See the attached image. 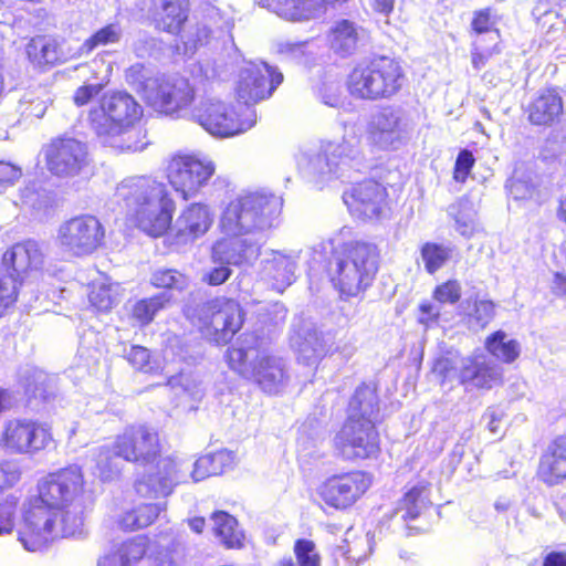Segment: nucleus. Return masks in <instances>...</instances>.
Returning <instances> with one entry per match:
<instances>
[{"mask_svg":"<svg viewBox=\"0 0 566 566\" xmlns=\"http://www.w3.org/2000/svg\"><path fill=\"white\" fill-rule=\"evenodd\" d=\"M399 118L395 112L384 108L378 112L369 122L366 129V137L369 145L378 148L390 145L398 133Z\"/></svg>","mask_w":566,"mask_h":566,"instance_id":"26","label":"nucleus"},{"mask_svg":"<svg viewBox=\"0 0 566 566\" xmlns=\"http://www.w3.org/2000/svg\"><path fill=\"white\" fill-rule=\"evenodd\" d=\"M235 465L234 453L226 449L200 455L193 463L192 479L198 482L231 471Z\"/></svg>","mask_w":566,"mask_h":566,"instance_id":"27","label":"nucleus"},{"mask_svg":"<svg viewBox=\"0 0 566 566\" xmlns=\"http://www.w3.org/2000/svg\"><path fill=\"white\" fill-rule=\"evenodd\" d=\"M25 54L29 62L42 72L77 59L74 50L64 51L57 38L45 34L32 36L25 44Z\"/></svg>","mask_w":566,"mask_h":566,"instance_id":"22","label":"nucleus"},{"mask_svg":"<svg viewBox=\"0 0 566 566\" xmlns=\"http://www.w3.org/2000/svg\"><path fill=\"white\" fill-rule=\"evenodd\" d=\"M105 240V228L92 214H81L64 221L57 231L61 248L73 256L82 258L97 251Z\"/></svg>","mask_w":566,"mask_h":566,"instance_id":"15","label":"nucleus"},{"mask_svg":"<svg viewBox=\"0 0 566 566\" xmlns=\"http://www.w3.org/2000/svg\"><path fill=\"white\" fill-rule=\"evenodd\" d=\"M195 118L211 135L229 137L241 134L253 126V119L239 114L233 106L221 101L201 102Z\"/></svg>","mask_w":566,"mask_h":566,"instance_id":"17","label":"nucleus"},{"mask_svg":"<svg viewBox=\"0 0 566 566\" xmlns=\"http://www.w3.org/2000/svg\"><path fill=\"white\" fill-rule=\"evenodd\" d=\"M150 285L157 290H184L188 286V277L176 269H158L153 272Z\"/></svg>","mask_w":566,"mask_h":566,"instance_id":"44","label":"nucleus"},{"mask_svg":"<svg viewBox=\"0 0 566 566\" xmlns=\"http://www.w3.org/2000/svg\"><path fill=\"white\" fill-rule=\"evenodd\" d=\"M293 553L296 564L292 557H283L279 566H321L322 556L314 541L310 538H297L293 545Z\"/></svg>","mask_w":566,"mask_h":566,"instance_id":"38","label":"nucleus"},{"mask_svg":"<svg viewBox=\"0 0 566 566\" xmlns=\"http://www.w3.org/2000/svg\"><path fill=\"white\" fill-rule=\"evenodd\" d=\"M160 434L147 424H132L118 433L112 444V450L105 449L96 463V470L102 481H111L117 476L120 469L113 463V458L126 462L151 467V470L137 479L134 490L140 499H165L177 485L178 463L172 455L163 457Z\"/></svg>","mask_w":566,"mask_h":566,"instance_id":"2","label":"nucleus"},{"mask_svg":"<svg viewBox=\"0 0 566 566\" xmlns=\"http://www.w3.org/2000/svg\"><path fill=\"white\" fill-rule=\"evenodd\" d=\"M138 92L148 107L172 117H179L196 99V90L186 78L149 77Z\"/></svg>","mask_w":566,"mask_h":566,"instance_id":"10","label":"nucleus"},{"mask_svg":"<svg viewBox=\"0 0 566 566\" xmlns=\"http://www.w3.org/2000/svg\"><path fill=\"white\" fill-rule=\"evenodd\" d=\"M533 15L538 28L546 33L555 29L559 19L558 12L553 8L552 0H537L533 9Z\"/></svg>","mask_w":566,"mask_h":566,"instance_id":"45","label":"nucleus"},{"mask_svg":"<svg viewBox=\"0 0 566 566\" xmlns=\"http://www.w3.org/2000/svg\"><path fill=\"white\" fill-rule=\"evenodd\" d=\"M564 99L558 86L549 85L538 90L523 109L530 125L549 128L564 116Z\"/></svg>","mask_w":566,"mask_h":566,"instance_id":"19","label":"nucleus"},{"mask_svg":"<svg viewBox=\"0 0 566 566\" xmlns=\"http://www.w3.org/2000/svg\"><path fill=\"white\" fill-rule=\"evenodd\" d=\"M46 169L55 177L78 176L90 166L88 148L82 140L66 135L52 138L44 147Z\"/></svg>","mask_w":566,"mask_h":566,"instance_id":"16","label":"nucleus"},{"mask_svg":"<svg viewBox=\"0 0 566 566\" xmlns=\"http://www.w3.org/2000/svg\"><path fill=\"white\" fill-rule=\"evenodd\" d=\"M166 510L163 503H142L122 513L117 520L118 526L126 532H133L150 526L159 514Z\"/></svg>","mask_w":566,"mask_h":566,"instance_id":"32","label":"nucleus"},{"mask_svg":"<svg viewBox=\"0 0 566 566\" xmlns=\"http://www.w3.org/2000/svg\"><path fill=\"white\" fill-rule=\"evenodd\" d=\"M190 12V0H150V22L159 33L181 36L189 22Z\"/></svg>","mask_w":566,"mask_h":566,"instance_id":"20","label":"nucleus"},{"mask_svg":"<svg viewBox=\"0 0 566 566\" xmlns=\"http://www.w3.org/2000/svg\"><path fill=\"white\" fill-rule=\"evenodd\" d=\"M103 83L88 84L85 83L78 86L72 96L73 104L77 107H83L90 104L104 90Z\"/></svg>","mask_w":566,"mask_h":566,"instance_id":"54","label":"nucleus"},{"mask_svg":"<svg viewBox=\"0 0 566 566\" xmlns=\"http://www.w3.org/2000/svg\"><path fill=\"white\" fill-rule=\"evenodd\" d=\"M187 523L190 530L197 534H201L206 528V518L203 516H193L188 518Z\"/></svg>","mask_w":566,"mask_h":566,"instance_id":"63","label":"nucleus"},{"mask_svg":"<svg viewBox=\"0 0 566 566\" xmlns=\"http://www.w3.org/2000/svg\"><path fill=\"white\" fill-rule=\"evenodd\" d=\"M125 358L138 371L151 373L154 369L150 350L145 346L132 345Z\"/></svg>","mask_w":566,"mask_h":566,"instance_id":"48","label":"nucleus"},{"mask_svg":"<svg viewBox=\"0 0 566 566\" xmlns=\"http://www.w3.org/2000/svg\"><path fill=\"white\" fill-rule=\"evenodd\" d=\"M187 556L185 547L172 545L156 553L150 566H186Z\"/></svg>","mask_w":566,"mask_h":566,"instance_id":"47","label":"nucleus"},{"mask_svg":"<svg viewBox=\"0 0 566 566\" xmlns=\"http://www.w3.org/2000/svg\"><path fill=\"white\" fill-rule=\"evenodd\" d=\"M536 475L549 486L566 480V436H558L549 442L539 458Z\"/></svg>","mask_w":566,"mask_h":566,"instance_id":"24","label":"nucleus"},{"mask_svg":"<svg viewBox=\"0 0 566 566\" xmlns=\"http://www.w3.org/2000/svg\"><path fill=\"white\" fill-rule=\"evenodd\" d=\"M22 172L19 167L11 163L0 160V187H9L14 185L21 177Z\"/></svg>","mask_w":566,"mask_h":566,"instance_id":"58","label":"nucleus"},{"mask_svg":"<svg viewBox=\"0 0 566 566\" xmlns=\"http://www.w3.org/2000/svg\"><path fill=\"white\" fill-rule=\"evenodd\" d=\"M420 253L429 274L436 273L451 259V249L436 242L423 243Z\"/></svg>","mask_w":566,"mask_h":566,"instance_id":"42","label":"nucleus"},{"mask_svg":"<svg viewBox=\"0 0 566 566\" xmlns=\"http://www.w3.org/2000/svg\"><path fill=\"white\" fill-rule=\"evenodd\" d=\"M474 165L475 157L473 153L469 149H461L453 165V180L460 184H464L468 180Z\"/></svg>","mask_w":566,"mask_h":566,"instance_id":"49","label":"nucleus"},{"mask_svg":"<svg viewBox=\"0 0 566 566\" xmlns=\"http://www.w3.org/2000/svg\"><path fill=\"white\" fill-rule=\"evenodd\" d=\"M20 479V470L7 461H0V494L13 488Z\"/></svg>","mask_w":566,"mask_h":566,"instance_id":"57","label":"nucleus"},{"mask_svg":"<svg viewBox=\"0 0 566 566\" xmlns=\"http://www.w3.org/2000/svg\"><path fill=\"white\" fill-rule=\"evenodd\" d=\"M123 38V29L118 22L106 23L94 30L82 44L74 50L75 57L91 55L95 50L116 45Z\"/></svg>","mask_w":566,"mask_h":566,"instance_id":"33","label":"nucleus"},{"mask_svg":"<svg viewBox=\"0 0 566 566\" xmlns=\"http://www.w3.org/2000/svg\"><path fill=\"white\" fill-rule=\"evenodd\" d=\"M143 115L135 98L123 92L103 94L87 113L91 127L99 136L117 135L132 127Z\"/></svg>","mask_w":566,"mask_h":566,"instance_id":"9","label":"nucleus"},{"mask_svg":"<svg viewBox=\"0 0 566 566\" xmlns=\"http://www.w3.org/2000/svg\"><path fill=\"white\" fill-rule=\"evenodd\" d=\"M440 310L429 301H422L418 306L417 322L429 328L438 324L440 319Z\"/></svg>","mask_w":566,"mask_h":566,"instance_id":"56","label":"nucleus"},{"mask_svg":"<svg viewBox=\"0 0 566 566\" xmlns=\"http://www.w3.org/2000/svg\"><path fill=\"white\" fill-rule=\"evenodd\" d=\"M495 315L496 303L494 301L475 298L465 317L471 328L482 331L494 319Z\"/></svg>","mask_w":566,"mask_h":566,"instance_id":"40","label":"nucleus"},{"mask_svg":"<svg viewBox=\"0 0 566 566\" xmlns=\"http://www.w3.org/2000/svg\"><path fill=\"white\" fill-rule=\"evenodd\" d=\"M501 53V46L495 43L490 49H482L476 42L471 44L470 61L475 71L483 70L493 55Z\"/></svg>","mask_w":566,"mask_h":566,"instance_id":"52","label":"nucleus"},{"mask_svg":"<svg viewBox=\"0 0 566 566\" xmlns=\"http://www.w3.org/2000/svg\"><path fill=\"white\" fill-rule=\"evenodd\" d=\"M212 532L228 549H240L244 546V533L239 527L237 518L230 513L218 510L210 516Z\"/></svg>","mask_w":566,"mask_h":566,"instance_id":"31","label":"nucleus"},{"mask_svg":"<svg viewBox=\"0 0 566 566\" xmlns=\"http://www.w3.org/2000/svg\"><path fill=\"white\" fill-rule=\"evenodd\" d=\"M542 566H566V549L548 553L544 557Z\"/></svg>","mask_w":566,"mask_h":566,"instance_id":"61","label":"nucleus"},{"mask_svg":"<svg viewBox=\"0 0 566 566\" xmlns=\"http://www.w3.org/2000/svg\"><path fill=\"white\" fill-rule=\"evenodd\" d=\"M232 274V270L228 265H219L211 269L203 276V282L210 286H218L223 284Z\"/></svg>","mask_w":566,"mask_h":566,"instance_id":"59","label":"nucleus"},{"mask_svg":"<svg viewBox=\"0 0 566 566\" xmlns=\"http://www.w3.org/2000/svg\"><path fill=\"white\" fill-rule=\"evenodd\" d=\"M18 506L19 499L14 495H9L0 502V534L10 533L13 530Z\"/></svg>","mask_w":566,"mask_h":566,"instance_id":"50","label":"nucleus"},{"mask_svg":"<svg viewBox=\"0 0 566 566\" xmlns=\"http://www.w3.org/2000/svg\"><path fill=\"white\" fill-rule=\"evenodd\" d=\"M148 551V544L142 536L123 542L111 553L98 559L97 566H134L140 562Z\"/></svg>","mask_w":566,"mask_h":566,"instance_id":"28","label":"nucleus"},{"mask_svg":"<svg viewBox=\"0 0 566 566\" xmlns=\"http://www.w3.org/2000/svg\"><path fill=\"white\" fill-rule=\"evenodd\" d=\"M328 42L331 48L342 54H352L359 42L358 27L348 19L337 21L328 31Z\"/></svg>","mask_w":566,"mask_h":566,"instance_id":"34","label":"nucleus"},{"mask_svg":"<svg viewBox=\"0 0 566 566\" xmlns=\"http://www.w3.org/2000/svg\"><path fill=\"white\" fill-rule=\"evenodd\" d=\"M429 486L428 482L413 485L399 499L396 512L401 513L403 521H413L420 516L422 507L429 502Z\"/></svg>","mask_w":566,"mask_h":566,"instance_id":"36","label":"nucleus"},{"mask_svg":"<svg viewBox=\"0 0 566 566\" xmlns=\"http://www.w3.org/2000/svg\"><path fill=\"white\" fill-rule=\"evenodd\" d=\"M282 81V73L268 64L251 65L242 72L237 93L245 104H256L270 97Z\"/></svg>","mask_w":566,"mask_h":566,"instance_id":"18","label":"nucleus"},{"mask_svg":"<svg viewBox=\"0 0 566 566\" xmlns=\"http://www.w3.org/2000/svg\"><path fill=\"white\" fill-rule=\"evenodd\" d=\"M274 10L291 21H303L313 18L327 8L343 4L347 0H271Z\"/></svg>","mask_w":566,"mask_h":566,"instance_id":"25","label":"nucleus"},{"mask_svg":"<svg viewBox=\"0 0 566 566\" xmlns=\"http://www.w3.org/2000/svg\"><path fill=\"white\" fill-rule=\"evenodd\" d=\"M497 21L495 10L492 7L476 9L472 12L470 33L478 36L495 32L500 36L501 31L496 28Z\"/></svg>","mask_w":566,"mask_h":566,"instance_id":"43","label":"nucleus"},{"mask_svg":"<svg viewBox=\"0 0 566 566\" xmlns=\"http://www.w3.org/2000/svg\"><path fill=\"white\" fill-rule=\"evenodd\" d=\"M0 446L13 454L33 455L53 447L54 438L49 424L32 419L14 418L4 422Z\"/></svg>","mask_w":566,"mask_h":566,"instance_id":"13","label":"nucleus"},{"mask_svg":"<svg viewBox=\"0 0 566 566\" xmlns=\"http://www.w3.org/2000/svg\"><path fill=\"white\" fill-rule=\"evenodd\" d=\"M343 201L349 214L363 222H378L391 213L388 189L375 178L354 182L343 192Z\"/></svg>","mask_w":566,"mask_h":566,"instance_id":"11","label":"nucleus"},{"mask_svg":"<svg viewBox=\"0 0 566 566\" xmlns=\"http://www.w3.org/2000/svg\"><path fill=\"white\" fill-rule=\"evenodd\" d=\"M462 296L461 284L458 280L450 279L434 286L432 297L439 304H457Z\"/></svg>","mask_w":566,"mask_h":566,"instance_id":"46","label":"nucleus"},{"mask_svg":"<svg viewBox=\"0 0 566 566\" xmlns=\"http://www.w3.org/2000/svg\"><path fill=\"white\" fill-rule=\"evenodd\" d=\"M396 0H373L371 8L376 13L389 15L395 8Z\"/></svg>","mask_w":566,"mask_h":566,"instance_id":"62","label":"nucleus"},{"mask_svg":"<svg viewBox=\"0 0 566 566\" xmlns=\"http://www.w3.org/2000/svg\"><path fill=\"white\" fill-rule=\"evenodd\" d=\"M502 374L482 355H473L461 359L459 384L476 389L490 390L502 384Z\"/></svg>","mask_w":566,"mask_h":566,"instance_id":"23","label":"nucleus"},{"mask_svg":"<svg viewBox=\"0 0 566 566\" xmlns=\"http://www.w3.org/2000/svg\"><path fill=\"white\" fill-rule=\"evenodd\" d=\"M88 301L97 312H107L114 305V296L109 287L99 285L88 293Z\"/></svg>","mask_w":566,"mask_h":566,"instance_id":"53","label":"nucleus"},{"mask_svg":"<svg viewBox=\"0 0 566 566\" xmlns=\"http://www.w3.org/2000/svg\"><path fill=\"white\" fill-rule=\"evenodd\" d=\"M378 411L374 392L366 386L356 388L348 401V416L333 439L334 449L344 460L357 462L379 455Z\"/></svg>","mask_w":566,"mask_h":566,"instance_id":"4","label":"nucleus"},{"mask_svg":"<svg viewBox=\"0 0 566 566\" xmlns=\"http://www.w3.org/2000/svg\"><path fill=\"white\" fill-rule=\"evenodd\" d=\"M459 358L458 353L447 350L433 360L431 371L441 385L449 384L455 378L459 380Z\"/></svg>","mask_w":566,"mask_h":566,"instance_id":"41","label":"nucleus"},{"mask_svg":"<svg viewBox=\"0 0 566 566\" xmlns=\"http://www.w3.org/2000/svg\"><path fill=\"white\" fill-rule=\"evenodd\" d=\"M556 217L562 223L566 226V193L558 199Z\"/></svg>","mask_w":566,"mask_h":566,"instance_id":"64","label":"nucleus"},{"mask_svg":"<svg viewBox=\"0 0 566 566\" xmlns=\"http://www.w3.org/2000/svg\"><path fill=\"white\" fill-rule=\"evenodd\" d=\"M373 483V474L360 469L329 474L315 489L317 504L323 510L348 511L369 492Z\"/></svg>","mask_w":566,"mask_h":566,"instance_id":"8","label":"nucleus"},{"mask_svg":"<svg viewBox=\"0 0 566 566\" xmlns=\"http://www.w3.org/2000/svg\"><path fill=\"white\" fill-rule=\"evenodd\" d=\"M85 476L77 464H69L48 473L38 483V494L29 500L23 512L19 538L31 552L45 546L54 537L76 533L80 517L66 506L83 496Z\"/></svg>","mask_w":566,"mask_h":566,"instance_id":"1","label":"nucleus"},{"mask_svg":"<svg viewBox=\"0 0 566 566\" xmlns=\"http://www.w3.org/2000/svg\"><path fill=\"white\" fill-rule=\"evenodd\" d=\"M231 250L232 253L229 258L235 265L248 263L259 254L255 245L251 242H247L245 240H235L232 242Z\"/></svg>","mask_w":566,"mask_h":566,"instance_id":"51","label":"nucleus"},{"mask_svg":"<svg viewBox=\"0 0 566 566\" xmlns=\"http://www.w3.org/2000/svg\"><path fill=\"white\" fill-rule=\"evenodd\" d=\"M42 262V255L35 244L17 243L2 254L0 264L6 265L18 277Z\"/></svg>","mask_w":566,"mask_h":566,"instance_id":"30","label":"nucleus"},{"mask_svg":"<svg viewBox=\"0 0 566 566\" xmlns=\"http://www.w3.org/2000/svg\"><path fill=\"white\" fill-rule=\"evenodd\" d=\"M214 221L211 208L203 202H192L184 207L172 222L174 241L187 243L205 235Z\"/></svg>","mask_w":566,"mask_h":566,"instance_id":"21","label":"nucleus"},{"mask_svg":"<svg viewBox=\"0 0 566 566\" xmlns=\"http://www.w3.org/2000/svg\"><path fill=\"white\" fill-rule=\"evenodd\" d=\"M214 170L211 160L192 154H176L168 160L166 177L172 189L187 201L200 192Z\"/></svg>","mask_w":566,"mask_h":566,"instance_id":"12","label":"nucleus"},{"mask_svg":"<svg viewBox=\"0 0 566 566\" xmlns=\"http://www.w3.org/2000/svg\"><path fill=\"white\" fill-rule=\"evenodd\" d=\"M281 205L274 196L250 192L231 200L220 218V229L229 237H240L272 227Z\"/></svg>","mask_w":566,"mask_h":566,"instance_id":"7","label":"nucleus"},{"mask_svg":"<svg viewBox=\"0 0 566 566\" xmlns=\"http://www.w3.org/2000/svg\"><path fill=\"white\" fill-rule=\"evenodd\" d=\"M250 378L265 392H274L284 379V369L277 359L270 355L255 358Z\"/></svg>","mask_w":566,"mask_h":566,"instance_id":"29","label":"nucleus"},{"mask_svg":"<svg viewBox=\"0 0 566 566\" xmlns=\"http://www.w3.org/2000/svg\"><path fill=\"white\" fill-rule=\"evenodd\" d=\"M226 360L232 370L237 371L242 377H247L248 353L244 348L229 347L226 353Z\"/></svg>","mask_w":566,"mask_h":566,"instance_id":"55","label":"nucleus"},{"mask_svg":"<svg viewBox=\"0 0 566 566\" xmlns=\"http://www.w3.org/2000/svg\"><path fill=\"white\" fill-rule=\"evenodd\" d=\"M115 196L126 221L139 232L151 239L171 233L177 203L165 182L151 176L129 177L117 186Z\"/></svg>","mask_w":566,"mask_h":566,"instance_id":"3","label":"nucleus"},{"mask_svg":"<svg viewBox=\"0 0 566 566\" xmlns=\"http://www.w3.org/2000/svg\"><path fill=\"white\" fill-rule=\"evenodd\" d=\"M551 293L557 298L566 297V273L557 271L553 274Z\"/></svg>","mask_w":566,"mask_h":566,"instance_id":"60","label":"nucleus"},{"mask_svg":"<svg viewBox=\"0 0 566 566\" xmlns=\"http://www.w3.org/2000/svg\"><path fill=\"white\" fill-rule=\"evenodd\" d=\"M169 298L164 294H155L135 301L129 310V319L139 327H146L151 324L156 315L163 311Z\"/></svg>","mask_w":566,"mask_h":566,"instance_id":"37","label":"nucleus"},{"mask_svg":"<svg viewBox=\"0 0 566 566\" xmlns=\"http://www.w3.org/2000/svg\"><path fill=\"white\" fill-rule=\"evenodd\" d=\"M378 270L377 248L364 241H348L334 249L325 265L327 280L343 301L363 297Z\"/></svg>","mask_w":566,"mask_h":566,"instance_id":"5","label":"nucleus"},{"mask_svg":"<svg viewBox=\"0 0 566 566\" xmlns=\"http://www.w3.org/2000/svg\"><path fill=\"white\" fill-rule=\"evenodd\" d=\"M244 321L245 312L239 301L218 296L205 305L201 331L217 345H226L241 331Z\"/></svg>","mask_w":566,"mask_h":566,"instance_id":"14","label":"nucleus"},{"mask_svg":"<svg viewBox=\"0 0 566 566\" xmlns=\"http://www.w3.org/2000/svg\"><path fill=\"white\" fill-rule=\"evenodd\" d=\"M21 285L22 279L0 264V317L18 301Z\"/></svg>","mask_w":566,"mask_h":566,"instance_id":"39","label":"nucleus"},{"mask_svg":"<svg viewBox=\"0 0 566 566\" xmlns=\"http://www.w3.org/2000/svg\"><path fill=\"white\" fill-rule=\"evenodd\" d=\"M406 83L407 73L400 59L375 54L353 65L345 88L356 101L376 102L398 95Z\"/></svg>","mask_w":566,"mask_h":566,"instance_id":"6","label":"nucleus"},{"mask_svg":"<svg viewBox=\"0 0 566 566\" xmlns=\"http://www.w3.org/2000/svg\"><path fill=\"white\" fill-rule=\"evenodd\" d=\"M485 350L496 360L504 364L514 363L521 354V346L516 339H507L504 331L497 329L485 337Z\"/></svg>","mask_w":566,"mask_h":566,"instance_id":"35","label":"nucleus"}]
</instances>
